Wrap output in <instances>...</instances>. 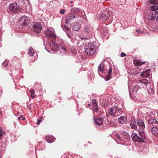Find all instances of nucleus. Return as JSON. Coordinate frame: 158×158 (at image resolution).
I'll return each mask as SVG.
<instances>
[{
	"instance_id": "4468645a",
	"label": "nucleus",
	"mask_w": 158,
	"mask_h": 158,
	"mask_svg": "<svg viewBox=\"0 0 158 158\" xmlns=\"http://www.w3.org/2000/svg\"><path fill=\"white\" fill-rule=\"evenodd\" d=\"M45 139L49 143H52L55 140V138L52 135H48L45 137Z\"/></svg>"
},
{
	"instance_id": "f8f14e48",
	"label": "nucleus",
	"mask_w": 158,
	"mask_h": 158,
	"mask_svg": "<svg viewBox=\"0 0 158 158\" xmlns=\"http://www.w3.org/2000/svg\"><path fill=\"white\" fill-rule=\"evenodd\" d=\"M148 123L149 124H152L153 126L158 127V121L154 119H151L148 120Z\"/></svg>"
},
{
	"instance_id": "f03ea898",
	"label": "nucleus",
	"mask_w": 158,
	"mask_h": 158,
	"mask_svg": "<svg viewBox=\"0 0 158 158\" xmlns=\"http://www.w3.org/2000/svg\"><path fill=\"white\" fill-rule=\"evenodd\" d=\"M139 133L141 137L138 136L137 134L135 133H133L132 134L131 137L133 141L137 142H144L143 139H145V136L144 135V131H139Z\"/></svg>"
},
{
	"instance_id": "72a5a7b5",
	"label": "nucleus",
	"mask_w": 158,
	"mask_h": 158,
	"mask_svg": "<svg viewBox=\"0 0 158 158\" xmlns=\"http://www.w3.org/2000/svg\"><path fill=\"white\" fill-rule=\"evenodd\" d=\"M93 110L94 111L97 112L98 111V105L94 106H93Z\"/></svg>"
},
{
	"instance_id": "1a4fd4ad",
	"label": "nucleus",
	"mask_w": 158,
	"mask_h": 158,
	"mask_svg": "<svg viewBox=\"0 0 158 158\" xmlns=\"http://www.w3.org/2000/svg\"><path fill=\"white\" fill-rule=\"evenodd\" d=\"M137 124L139 127L138 129L141 130L140 131L141 132L143 131V130L145 128V125L143 120L141 119H139L137 121Z\"/></svg>"
},
{
	"instance_id": "20e7f679",
	"label": "nucleus",
	"mask_w": 158,
	"mask_h": 158,
	"mask_svg": "<svg viewBox=\"0 0 158 158\" xmlns=\"http://www.w3.org/2000/svg\"><path fill=\"white\" fill-rule=\"evenodd\" d=\"M84 33L89 35H94V31L93 28L90 26H86L84 29Z\"/></svg>"
},
{
	"instance_id": "2f4dec72",
	"label": "nucleus",
	"mask_w": 158,
	"mask_h": 158,
	"mask_svg": "<svg viewBox=\"0 0 158 158\" xmlns=\"http://www.w3.org/2000/svg\"><path fill=\"white\" fill-rule=\"evenodd\" d=\"M150 2L152 4H158V0H150Z\"/></svg>"
},
{
	"instance_id": "c03bdc74",
	"label": "nucleus",
	"mask_w": 158,
	"mask_h": 158,
	"mask_svg": "<svg viewBox=\"0 0 158 158\" xmlns=\"http://www.w3.org/2000/svg\"><path fill=\"white\" fill-rule=\"evenodd\" d=\"M110 126H111L112 127H114L115 125V124H114V123H113L112 124L110 123Z\"/></svg>"
},
{
	"instance_id": "a878e982",
	"label": "nucleus",
	"mask_w": 158,
	"mask_h": 158,
	"mask_svg": "<svg viewBox=\"0 0 158 158\" xmlns=\"http://www.w3.org/2000/svg\"><path fill=\"white\" fill-rule=\"evenodd\" d=\"M139 82L141 83L144 84L146 86H147L148 84V82L147 80L146 79L140 80L139 81Z\"/></svg>"
},
{
	"instance_id": "cd10ccee",
	"label": "nucleus",
	"mask_w": 158,
	"mask_h": 158,
	"mask_svg": "<svg viewBox=\"0 0 158 158\" xmlns=\"http://www.w3.org/2000/svg\"><path fill=\"white\" fill-rule=\"evenodd\" d=\"M71 11L74 13H78L80 11V10L78 8H72Z\"/></svg>"
},
{
	"instance_id": "c85d7f7f",
	"label": "nucleus",
	"mask_w": 158,
	"mask_h": 158,
	"mask_svg": "<svg viewBox=\"0 0 158 158\" xmlns=\"http://www.w3.org/2000/svg\"><path fill=\"white\" fill-rule=\"evenodd\" d=\"M59 46L56 43H54L52 46V48H53L54 50H57Z\"/></svg>"
},
{
	"instance_id": "79ce46f5",
	"label": "nucleus",
	"mask_w": 158,
	"mask_h": 158,
	"mask_svg": "<svg viewBox=\"0 0 158 158\" xmlns=\"http://www.w3.org/2000/svg\"><path fill=\"white\" fill-rule=\"evenodd\" d=\"M64 29L67 31H69L70 29L69 27H66L65 26H64Z\"/></svg>"
},
{
	"instance_id": "de8ad7c7",
	"label": "nucleus",
	"mask_w": 158,
	"mask_h": 158,
	"mask_svg": "<svg viewBox=\"0 0 158 158\" xmlns=\"http://www.w3.org/2000/svg\"><path fill=\"white\" fill-rule=\"evenodd\" d=\"M88 106H90V104H88Z\"/></svg>"
},
{
	"instance_id": "2eb2a0df",
	"label": "nucleus",
	"mask_w": 158,
	"mask_h": 158,
	"mask_svg": "<svg viewBox=\"0 0 158 158\" xmlns=\"http://www.w3.org/2000/svg\"><path fill=\"white\" fill-rule=\"evenodd\" d=\"M150 71L149 69H147L145 71L142 72L140 75L143 77H148L150 75Z\"/></svg>"
},
{
	"instance_id": "4be33fe9",
	"label": "nucleus",
	"mask_w": 158,
	"mask_h": 158,
	"mask_svg": "<svg viewBox=\"0 0 158 158\" xmlns=\"http://www.w3.org/2000/svg\"><path fill=\"white\" fill-rule=\"evenodd\" d=\"M130 126L133 129H136L137 128L136 123L134 120L131 121L130 123Z\"/></svg>"
},
{
	"instance_id": "e433bc0d",
	"label": "nucleus",
	"mask_w": 158,
	"mask_h": 158,
	"mask_svg": "<svg viewBox=\"0 0 158 158\" xmlns=\"http://www.w3.org/2000/svg\"><path fill=\"white\" fill-rule=\"evenodd\" d=\"M92 102L93 104V106L98 105V104L97 103L96 101L94 99H93L92 100Z\"/></svg>"
},
{
	"instance_id": "bb28decb",
	"label": "nucleus",
	"mask_w": 158,
	"mask_h": 158,
	"mask_svg": "<svg viewBox=\"0 0 158 158\" xmlns=\"http://www.w3.org/2000/svg\"><path fill=\"white\" fill-rule=\"evenodd\" d=\"M30 92L31 93V97L32 98H34L35 95L34 94L35 93V91L33 89H31L30 90Z\"/></svg>"
},
{
	"instance_id": "37998d69",
	"label": "nucleus",
	"mask_w": 158,
	"mask_h": 158,
	"mask_svg": "<svg viewBox=\"0 0 158 158\" xmlns=\"http://www.w3.org/2000/svg\"><path fill=\"white\" fill-rule=\"evenodd\" d=\"M156 14H157L158 15L156 17V20L157 21H158V11H156Z\"/></svg>"
},
{
	"instance_id": "6e6552de",
	"label": "nucleus",
	"mask_w": 158,
	"mask_h": 158,
	"mask_svg": "<svg viewBox=\"0 0 158 158\" xmlns=\"http://www.w3.org/2000/svg\"><path fill=\"white\" fill-rule=\"evenodd\" d=\"M19 22L21 24L25 25L26 24H29L30 23V21L28 17L23 16L20 18Z\"/></svg>"
},
{
	"instance_id": "a19ab883",
	"label": "nucleus",
	"mask_w": 158,
	"mask_h": 158,
	"mask_svg": "<svg viewBox=\"0 0 158 158\" xmlns=\"http://www.w3.org/2000/svg\"><path fill=\"white\" fill-rule=\"evenodd\" d=\"M120 55H121V56L122 57H123L126 56V54L123 52L121 53L120 54Z\"/></svg>"
},
{
	"instance_id": "473e14b6",
	"label": "nucleus",
	"mask_w": 158,
	"mask_h": 158,
	"mask_svg": "<svg viewBox=\"0 0 158 158\" xmlns=\"http://www.w3.org/2000/svg\"><path fill=\"white\" fill-rule=\"evenodd\" d=\"M122 110L120 109H118L116 113V116L120 115L121 114Z\"/></svg>"
},
{
	"instance_id": "6ab92c4d",
	"label": "nucleus",
	"mask_w": 158,
	"mask_h": 158,
	"mask_svg": "<svg viewBox=\"0 0 158 158\" xmlns=\"http://www.w3.org/2000/svg\"><path fill=\"white\" fill-rule=\"evenodd\" d=\"M112 69L111 67H110L108 71V75L106 77V81L109 80L111 78L110 76L111 75V73Z\"/></svg>"
},
{
	"instance_id": "ddd939ff",
	"label": "nucleus",
	"mask_w": 158,
	"mask_h": 158,
	"mask_svg": "<svg viewBox=\"0 0 158 158\" xmlns=\"http://www.w3.org/2000/svg\"><path fill=\"white\" fill-rule=\"evenodd\" d=\"M116 110L114 108H111L108 111L109 113L112 116L116 117Z\"/></svg>"
},
{
	"instance_id": "a18cd8bd",
	"label": "nucleus",
	"mask_w": 158,
	"mask_h": 158,
	"mask_svg": "<svg viewBox=\"0 0 158 158\" xmlns=\"http://www.w3.org/2000/svg\"><path fill=\"white\" fill-rule=\"evenodd\" d=\"M141 31H140L139 30H136V32L138 33H139Z\"/></svg>"
},
{
	"instance_id": "7c9ffc66",
	"label": "nucleus",
	"mask_w": 158,
	"mask_h": 158,
	"mask_svg": "<svg viewBox=\"0 0 158 158\" xmlns=\"http://www.w3.org/2000/svg\"><path fill=\"white\" fill-rule=\"evenodd\" d=\"M115 137L116 138L118 139L120 141H122L123 140V138L122 137V136L121 137L118 134H116Z\"/></svg>"
},
{
	"instance_id": "f3484780",
	"label": "nucleus",
	"mask_w": 158,
	"mask_h": 158,
	"mask_svg": "<svg viewBox=\"0 0 158 158\" xmlns=\"http://www.w3.org/2000/svg\"><path fill=\"white\" fill-rule=\"evenodd\" d=\"M151 131L155 136H158V127H154L151 129Z\"/></svg>"
},
{
	"instance_id": "dca6fc26",
	"label": "nucleus",
	"mask_w": 158,
	"mask_h": 158,
	"mask_svg": "<svg viewBox=\"0 0 158 158\" xmlns=\"http://www.w3.org/2000/svg\"><path fill=\"white\" fill-rule=\"evenodd\" d=\"M127 119L126 116H122L118 119V121L120 123L123 124L127 121Z\"/></svg>"
},
{
	"instance_id": "aec40b11",
	"label": "nucleus",
	"mask_w": 158,
	"mask_h": 158,
	"mask_svg": "<svg viewBox=\"0 0 158 158\" xmlns=\"http://www.w3.org/2000/svg\"><path fill=\"white\" fill-rule=\"evenodd\" d=\"M27 53L30 56H32L35 54V51L33 49L30 48L28 50Z\"/></svg>"
},
{
	"instance_id": "c756f323",
	"label": "nucleus",
	"mask_w": 158,
	"mask_h": 158,
	"mask_svg": "<svg viewBox=\"0 0 158 158\" xmlns=\"http://www.w3.org/2000/svg\"><path fill=\"white\" fill-rule=\"evenodd\" d=\"M151 9L152 10L155 11L158 10V6H151Z\"/></svg>"
},
{
	"instance_id": "49530a36",
	"label": "nucleus",
	"mask_w": 158,
	"mask_h": 158,
	"mask_svg": "<svg viewBox=\"0 0 158 158\" xmlns=\"http://www.w3.org/2000/svg\"><path fill=\"white\" fill-rule=\"evenodd\" d=\"M73 1H71V2H70V3H73Z\"/></svg>"
},
{
	"instance_id": "4c0bfd02",
	"label": "nucleus",
	"mask_w": 158,
	"mask_h": 158,
	"mask_svg": "<svg viewBox=\"0 0 158 158\" xmlns=\"http://www.w3.org/2000/svg\"><path fill=\"white\" fill-rule=\"evenodd\" d=\"M8 64V63L6 61L4 62L2 64V65L3 66L5 67H6Z\"/></svg>"
},
{
	"instance_id": "a211bd4d",
	"label": "nucleus",
	"mask_w": 158,
	"mask_h": 158,
	"mask_svg": "<svg viewBox=\"0 0 158 158\" xmlns=\"http://www.w3.org/2000/svg\"><path fill=\"white\" fill-rule=\"evenodd\" d=\"M156 16V13L155 12L154 13H151L148 15V19L149 20H153Z\"/></svg>"
},
{
	"instance_id": "9d476101",
	"label": "nucleus",
	"mask_w": 158,
	"mask_h": 158,
	"mask_svg": "<svg viewBox=\"0 0 158 158\" xmlns=\"http://www.w3.org/2000/svg\"><path fill=\"white\" fill-rule=\"evenodd\" d=\"M110 17V14L107 11H105L103 13L101 14L100 16V19L103 20H106Z\"/></svg>"
},
{
	"instance_id": "f257e3e1",
	"label": "nucleus",
	"mask_w": 158,
	"mask_h": 158,
	"mask_svg": "<svg viewBox=\"0 0 158 158\" xmlns=\"http://www.w3.org/2000/svg\"><path fill=\"white\" fill-rule=\"evenodd\" d=\"M85 51L87 55L92 56L95 54L96 49L94 48V45L92 43H87L85 44Z\"/></svg>"
},
{
	"instance_id": "09e8293b",
	"label": "nucleus",
	"mask_w": 158,
	"mask_h": 158,
	"mask_svg": "<svg viewBox=\"0 0 158 158\" xmlns=\"http://www.w3.org/2000/svg\"><path fill=\"white\" fill-rule=\"evenodd\" d=\"M72 6H73V5H71V6H70V7H72Z\"/></svg>"
},
{
	"instance_id": "7ed1b4c3",
	"label": "nucleus",
	"mask_w": 158,
	"mask_h": 158,
	"mask_svg": "<svg viewBox=\"0 0 158 158\" xmlns=\"http://www.w3.org/2000/svg\"><path fill=\"white\" fill-rule=\"evenodd\" d=\"M78 16L74 14H69L67 15L65 18H66V22L68 23H70L73 20H75L76 18H78Z\"/></svg>"
},
{
	"instance_id": "393cba45",
	"label": "nucleus",
	"mask_w": 158,
	"mask_h": 158,
	"mask_svg": "<svg viewBox=\"0 0 158 158\" xmlns=\"http://www.w3.org/2000/svg\"><path fill=\"white\" fill-rule=\"evenodd\" d=\"M104 65L103 64H101L98 67V71L102 72L104 70Z\"/></svg>"
},
{
	"instance_id": "58836bf2",
	"label": "nucleus",
	"mask_w": 158,
	"mask_h": 158,
	"mask_svg": "<svg viewBox=\"0 0 158 158\" xmlns=\"http://www.w3.org/2000/svg\"><path fill=\"white\" fill-rule=\"evenodd\" d=\"M21 118H22L23 120H24L25 119V118L23 117L22 115H21L18 118V119L19 120H21Z\"/></svg>"
},
{
	"instance_id": "9b49d317",
	"label": "nucleus",
	"mask_w": 158,
	"mask_h": 158,
	"mask_svg": "<svg viewBox=\"0 0 158 158\" xmlns=\"http://www.w3.org/2000/svg\"><path fill=\"white\" fill-rule=\"evenodd\" d=\"M94 121L98 125H102L103 121V118L102 117H99L95 118H94Z\"/></svg>"
},
{
	"instance_id": "412c9836",
	"label": "nucleus",
	"mask_w": 158,
	"mask_h": 158,
	"mask_svg": "<svg viewBox=\"0 0 158 158\" xmlns=\"http://www.w3.org/2000/svg\"><path fill=\"white\" fill-rule=\"evenodd\" d=\"M133 62L135 65L138 66L144 64L145 63V62H141L137 60H133Z\"/></svg>"
},
{
	"instance_id": "39448f33",
	"label": "nucleus",
	"mask_w": 158,
	"mask_h": 158,
	"mask_svg": "<svg viewBox=\"0 0 158 158\" xmlns=\"http://www.w3.org/2000/svg\"><path fill=\"white\" fill-rule=\"evenodd\" d=\"M9 9L14 12H16L20 10V8L19 6L17 4V3L14 2L10 4Z\"/></svg>"
},
{
	"instance_id": "b1692460",
	"label": "nucleus",
	"mask_w": 158,
	"mask_h": 158,
	"mask_svg": "<svg viewBox=\"0 0 158 158\" xmlns=\"http://www.w3.org/2000/svg\"><path fill=\"white\" fill-rule=\"evenodd\" d=\"M121 136H123V139H128L129 138V136L128 134L125 132H123L122 134H120Z\"/></svg>"
},
{
	"instance_id": "f704fd0d",
	"label": "nucleus",
	"mask_w": 158,
	"mask_h": 158,
	"mask_svg": "<svg viewBox=\"0 0 158 158\" xmlns=\"http://www.w3.org/2000/svg\"><path fill=\"white\" fill-rule=\"evenodd\" d=\"M3 131L2 129V128L0 127V139L2 138L3 136Z\"/></svg>"
},
{
	"instance_id": "c9c22d12",
	"label": "nucleus",
	"mask_w": 158,
	"mask_h": 158,
	"mask_svg": "<svg viewBox=\"0 0 158 158\" xmlns=\"http://www.w3.org/2000/svg\"><path fill=\"white\" fill-rule=\"evenodd\" d=\"M43 119V118L42 117H40L38 119L37 123V125H39L40 124V123L42 121Z\"/></svg>"
},
{
	"instance_id": "5701e85b",
	"label": "nucleus",
	"mask_w": 158,
	"mask_h": 158,
	"mask_svg": "<svg viewBox=\"0 0 158 158\" xmlns=\"http://www.w3.org/2000/svg\"><path fill=\"white\" fill-rule=\"evenodd\" d=\"M80 25L78 23H76L73 25V29L74 31H77L79 29Z\"/></svg>"
},
{
	"instance_id": "0eeeda50",
	"label": "nucleus",
	"mask_w": 158,
	"mask_h": 158,
	"mask_svg": "<svg viewBox=\"0 0 158 158\" xmlns=\"http://www.w3.org/2000/svg\"><path fill=\"white\" fill-rule=\"evenodd\" d=\"M45 35L48 37L52 38L53 39L55 40L56 36L54 33L52 31L51 29H48L45 32Z\"/></svg>"
},
{
	"instance_id": "ea45409f",
	"label": "nucleus",
	"mask_w": 158,
	"mask_h": 158,
	"mask_svg": "<svg viewBox=\"0 0 158 158\" xmlns=\"http://www.w3.org/2000/svg\"><path fill=\"white\" fill-rule=\"evenodd\" d=\"M65 10L64 9H61L60 11V13L61 14H63L64 13Z\"/></svg>"
},
{
	"instance_id": "423d86ee",
	"label": "nucleus",
	"mask_w": 158,
	"mask_h": 158,
	"mask_svg": "<svg viewBox=\"0 0 158 158\" xmlns=\"http://www.w3.org/2000/svg\"><path fill=\"white\" fill-rule=\"evenodd\" d=\"M33 30L37 33L40 32L42 29V25L39 22H37L33 25Z\"/></svg>"
}]
</instances>
